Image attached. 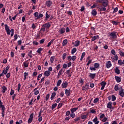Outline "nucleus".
Returning a JSON list of instances; mask_svg holds the SVG:
<instances>
[{"label":"nucleus","mask_w":124,"mask_h":124,"mask_svg":"<svg viewBox=\"0 0 124 124\" xmlns=\"http://www.w3.org/2000/svg\"><path fill=\"white\" fill-rule=\"evenodd\" d=\"M15 93V91L13 89H11V92L10 93V95H13Z\"/></svg>","instance_id":"60"},{"label":"nucleus","mask_w":124,"mask_h":124,"mask_svg":"<svg viewBox=\"0 0 124 124\" xmlns=\"http://www.w3.org/2000/svg\"><path fill=\"white\" fill-rule=\"evenodd\" d=\"M91 62H92V60H89V61H88V62H87V64H86V65L89 66Z\"/></svg>","instance_id":"58"},{"label":"nucleus","mask_w":124,"mask_h":124,"mask_svg":"<svg viewBox=\"0 0 124 124\" xmlns=\"http://www.w3.org/2000/svg\"><path fill=\"white\" fill-rule=\"evenodd\" d=\"M114 57H111V59H112V62H115V61H117L118 60V56L114 55Z\"/></svg>","instance_id":"19"},{"label":"nucleus","mask_w":124,"mask_h":124,"mask_svg":"<svg viewBox=\"0 0 124 124\" xmlns=\"http://www.w3.org/2000/svg\"><path fill=\"white\" fill-rule=\"evenodd\" d=\"M65 31H66V32L67 33L70 32V29H69V27L66 28V29H65Z\"/></svg>","instance_id":"61"},{"label":"nucleus","mask_w":124,"mask_h":124,"mask_svg":"<svg viewBox=\"0 0 124 124\" xmlns=\"http://www.w3.org/2000/svg\"><path fill=\"white\" fill-rule=\"evenodd\" d=\"M117 32L115 31H112V32L109 33V35L111 36V38L115 39L117 37Z\"/></svg>","instance_id":"4"},{"label":"nucleus","mask_w":124,"mask_h":124,"mask_svg":"<svg viewBox=\"0 0 124 124\" xmlns=\"http://www.w3.org/2000/svg\"><path fill=\"white\" fill-rule=\"evenodd\" d=\"M89 89V85L88 83H86L85 85H84V86L82 87V91L87 90Z\"/></svg>","instance_id":"9"},{"label":"nucleus","mask_w":124,"mask_h":124,"mask_svg":"<svg viewBox=\"0 0 124 124\" xmlns=\"http://www.w3.org/2000/svg\"><path fill=\"white\" fill-rule=\"evenodd\" d=\"M85 5H86V7H87V8H89V7H90V3H89V2H88V1H87L86 2H85Z\"/></svg>","instance_id":"54"},{"label":"nucleus","mask_w":124,"mask_h":124,"mask_svg":"<svg viewBox=\"0 0 124 124\" xmlns=\"http://www.w3.org/2000/svg\"><path fill=\"white\" fill-rule=\"evenodd\" d=\"M63 73H64V71H63V68H62L60 70L59 73H58V77H57V78H59V77L61 76Z\"/></svg>","instance_id":"31"},{"label":"nucleus","mask_w":124,"mask_h":124,"mask_svg":"<svg viewBox=\"0 0 124 124\" xmlns=\"http://www.w3.org/2000/svg\"><path fill=\"white\" fill-rule=\"evenodd\" d=\"M68 43V40L67 39H65L63 40V42L62 43V45L63 46H65Z\"/></svg>","instance_id":"30"},{"label":"nucleus","mask_w":124,"mask_h":124,"mask_svg":"<svg viewBox=\"0 0 124 124\" xmlns=\"http://www.w3.org/2000/svg\"><path fill=\"white\" fill-rule=\"evenodd\" d=\"M62 106H63V103H59V104H58V107H57V108L59 109L61 108V107H62Z\"/></svg>","instance_id":"57"},{"label":"nucleus","mask_w":124,"mask_h":124,"mask_svg":"<svg viewBox=\"0 0 124 124\" xmlns=\"http://www.w3.org/2000/svg\"><path fill=\"white\" fill-rule=\"evenodd\" d=\"M111 54L113 55L114 56H117V55H116V52H115V50H114V49L111 50Z\"/></svg>","instance_id":"39"},{"label":"nucleus","mask_w":124,"mask_h":124,"mask_svg":"<svg viewBox=\"0 0 124 124\" xmlns=\"http://www.w3.org/2000/svg\"><path fill=\"white\" fill-rule=\"evenodd\" d=\"M43 50V48L40 47L38 49V50H37V53L39 54H41V51Z\"/></svg>","instance_id":"46"},{"label":"nucleus","mask_w":124,"mask_h":124,"mask_svg":"<svg viewBox=\"0 0 124 124\" xmlns=\"http://www.w3.org/2000/svg\"><path fill=\"white\" fill-rule=\"evenodd\" d=\"M85 55H86V53H85V52H83L82 53V55H81V58L80 59V61H82L83 60V58H84Z\"/></svg>","instance_id":"38"},{"label":"nucleus","mask_w":124,"mask_h":124,"mask_svg":"<svg viewBox=\"0 0 124 124\" xmlns=\"http://www.w3.org/2000/svg\"><path fill=\"white\" fill-rule=\"evenodd\" d=\"M98 101H99V98H96L94 99V100L93 101V103L96 104L97 103Z\"/></svg>","instance_id":"40"},{"label":"nucleus","mask_w":124,"mask_h":124,"mask_svg":"<svg viewBox=\"0 0 124 124\" xmlns=\"http://www.w3.org/2000/svg\"><path fill=\"white\" fill-rule=\"evenodd\" d=\"M76 51H77V49L76 47H74L73 49H72V50H71V54L73 55L74 54Z\"/></svg>","instance_id":"26"},{"label":"nucleus","mask_w":124,"mask_h":124,"mask_svg":"<svg viewBox=\"0 0 124 124\" xmlns=\"http://www.w3.org/2000/svg\"><path fill=\"white\" fill-rule=\"evenodd\" d=\"M5 30L6 31V32H7V35H11V37H13V36H14V29H12L10 30L8 25H5Z\"/></svg>","instance_id":"2"},{"label":"nucleus","mask_w":124,"mask_h":124,"mask_svg":"<svg viewBox=\"0 0 124 124\" xmlns=\"http://www.w3.org/2000/svg\"><path fill=\"white\" fill-rule=\"evenodd\" d=\"M78 107L77 108H72L70 109V110L71 111V113H74L75 112H76V111H77V110H78Z\"/></svg>","instance_id":"20"},{"label":"nucleus","mask_w":124,"mask_h":124,"mask_svg":"<svg viewBox=\"0 0 124 124\" xmlns=\"http://www.w3.org/2000/svg\"><path fill=\"white\" fill-rule=\"evenodd\" d=\"M62 83V79H59L58 80V81L57 82V87L60 86Z\"/></svg>","instance_id":"29"},{"label":"nucleus","mask_w":124,"mask_h":124,"mask_svg":"<svg viewBox=\"0 0 124 124\" xmlns=\"http://www.w3.org/2000/svg\"><path fill=\"white\" fill-rule=\"evenodd\" d=\"M101 86H105L106 85V82L104 81H102L101 83Z\"/></svg>","instance_id":"64"},{"label":"nucleus","mask_w":124,"mask_h":124,"mask_svg":"<svg viewBox=\"0 0 124 124\" xmlns=\"http://www.w3.org/2000/svg\"><path fill=\"white\" fill-rule=\"evenodd\" d=\"M44 80H45V78H41V80L39 81V84H41L44 82Z\"/></svg>","instance_id":"53"},{"label":"nucleus","mask_w":124,"mask_h":124,"mask_svg":"<svg viewBox=\"0 0 124 124\" xmlns=\"http://www.w3.org/2000/svg\"><path fill=\"white\" fill-rule=\"evenodd\" d=\"M61 86L62 87V88H67V87H68V82H67V81L63 82L62 84H61Z\"/></svg>","instance_id":"13"},{"label":"nucleus","mask_w":124,"mask_h":124,"mask_svg":"<svg viewBox=\"0 0 124 124\" xmlns=\"http://www.w3.org/2000/svg\"><path fill=\"white\" fill-rule=\"evenodd\" d=\"M28 76V73H24V80H26L27 77Z\"/></svg>","instance_id":"43"},{"label":"nucleus","mask_w":124,"mask_h":124,"mask_svg":"<svg viewBox=\"0 0 124 124\" xmlns=\"http://www.w3.org/2000/svg\"><path fill=\"white\" fill-rule=\"evenodd\" d=\"M99 66H100V65H99V63H94V67H90V69L91 71H96V69H99Z\"/></svg>","instance_id":"3"},{"label":"nucleus","mask_w":124,"mask_h":124,"mask_svg":"<svg viewBox=\"0 0 124 124\" xmlns=\"http://www.w3.org/2000/svg\"><path fill=\"white\" fill-rule=\"evenodd\" d=\"M119 55H120V57H124V52L120 50V51H119Z\"/></svg>","instance_id":"47"},{"label":"nucleus","mask_w":124,"mask_h":124,"mask_svg":"<svg viewBox=\"0 0 124 124\" xmlns=\"http://www.w3.org/2000/svg\"><path fill=\"white\" fill-rule=\"evenodd\" d=\"M100 117H99V118H100V120H102V119H103L104 118H106V117H105V115L104 114L100 113Z\"/></svg>","instance_id":"42"},{"label":"nucleus","mask_w":124,"mask_h":124,"mask_svg":"<svg viewBox=\"0 0 124 124\" xmlns=\"http://www.w3.org/2000/svg\"><path fill=\"white\" fill-rule=\"evenodd\" d=\"M110 96L111 97V101L114 102L116 100V97L114 95H111Z\"/></svg>","instance_id":"28"},{"label":"nucleus","mask_w":124,"mask_h":124,"mask_svg":"<svg viewBox=\"0 0 124 124\" xmlns=\"http://www.w3.org/2000/svg\"><path fill=\"white\" fill-rule=\"evenodd\" d=\"M96 7H97V5L96 4H93V5H92V6H91L90 9H93L96 8Z\"/></svg>","instance_id":"55"},{"label":"nucleus","mask_w":124,"mask_h":124,"mask_svg":"<svg viewBox=\"0 0 124 124\" xmlns=\"http://www.w3.org/2000/svg\"><path fill=\"white\" fill-rule=\"evenodd\" d=\"M108 1V0H96V3Z\"/></svg>","instance_id":"45"},{"label":"nucleus","mask_w":124,"mask_h":124,"mask_svg":"<svg viewBox=\"0 0 124 124\" xmlns=\"http://www.w3.org/2000/svg\"><path fill=\"white\" fill-rule=\"evenodd\" d=\"M34 117V113H31V115H30V118L28 120V124H30L33 121V118Z\"/></svg>","instance_id":"5"},{"label":"nucleus","mask_w":124,"mask_h":124,"mask_svg":"<svg viewBox=\"0 0 124 124\" xmlns=\"http://www.w3.org/2000/svg\"><path fill=\"white\" fill-rule=\"evenodd\" d=\"M104 6H103V5H99V6H98V9H99V10H100V11H106V8L104 7Z\"/></svg>","instance_id":"12"},{"label":"nucleus","mask_w":124,"mask_h":124,"mask_svg":"<svg viewBox=\"0 0 124 124\" xmlns=\"http://www.w3.org/2000/svg\"><path fill=\"white\" fill-rule=\"evenodd\" d=\"M67 59H68V61H75L76 60V56H73L72 57L69 56L68 57H67Z\"/></svg>","instance_id":"6"},{"label":"nucleus","mask_w":124,"mask_h":124,"mask_svg":"<svg viewBox=\"0 0 124 124\" xmlns=\"http://www.w3.org/2000/svg\"><path fill=\"white\" fill-rule=\"evenodd\" d=\"M93 123H94L95 124H99V121H98V118H97V117H95L94 119H93Z\"/></svg>","instance_id":"24"},{"label":"nucleus","mask_w":124,"mask_h":124,"mask_svg":"<svg viewBox=\"0 0 124 124\" xmlns=\"http://www.w3.org/2000/svg\"><path fill=\"white\" fill-rule=\"evenodd\" d=\"M118 11V8L115 7V8H114V10L113 11V13H117Z\"/></svg>","instance_id":"63"},{"label":"nucleus","mask_w":124,"mask_h":124,"mask_svg":"<svg viewBox=\"0 0 124 124\" xmlns=\"http://www.w3.org/2000/svg\"><path fill=\"white\" fill-rule=\"evenodd\" d=\"M80 121V117H77L76 118H75V119H74V122H78Z\"/></svg>","instance_id":"62"},{"label":"nucleus","mask_w":124,"mask_h":124,"mask_svg":"<svg viewBox=\"0 0 124 124\" xmlns=\"http://www.w3.org/2000/svg\"><path fill=\"white\" fill-rule=\"evenodd\" d=\"M48 12H46V19H48L49 18H50V15L48 14Z\"/></svg>","instance_id":"56"},{"label":"nucleus","mask_w":124,"mask_h":124,"mask_svg":"<svg viewBox=\"0 0 124 124\" xmlns=\"http://www.w3.org/2000/svg\"><path fill=\"white\" fill-rule=\"evenodd\" d=\"M43 16H44V15L42 14H40L39 15V16H35V17H36V18L35 19V20H38L40 18H42Z\"/></svg>","instance_id":"27"},{"label":"nucleus","mask_w":124,"mask_h":124,"mask_svg":"<svg viewBox=\"0 0 124 124\" xmlns=\"http://www.w3.org/2000/svg\"><path fill=\"white\" fill-rule=\"evenodd\" d=\"M115 73L117 75H119L120 74V70L118 69V67H115Z\"/></svg>","instance_id":"34"},{"label":"nucleus","mask_w":124,"mask_h":124,"mask_svg":"<svg viewBox=\"0 0 124 124\" xmlns=\"http://www.w3.org/2000/svg\"><path fill=\"white\" fill-rule=\"evenodd\" d=\"M84 113H86V112H84L81 114V119L82 120H86V119H87V117H88V113L86 114H84Z\"/></svg>","instance_id":"8"},{"label":"nucleus","mask_w":124,"mask_h":124,"mask_svg":"<svg viewBox=\"0 0 124 124\" xmlns=\"http://www.w3.org/2000/svg\"><path fill=\"white\" fill-rule=\"evenodd\" d=\"M96 76L95 73H90L89 74V78H91V79H93L95 78Z\"/></svg>","instance_id":"21"},{"label":"nucleus","mask_w":124,"mask_h":124,"mask_svg":"<svg viewBox=\"0 0 124 124\" xmlns=\"http://www.w3.org/2000/svg\"><path fill=\"white\" fill-rule=\"evenodd\" d=\"M114 78L115 79V80H116L117 83H120L121 82V78L118 76H115Z\"/></svg>","instance_id":"18"},{"label":"nucleus","mask_w":124,"mask_h":124,"mask_svg":"<svg viewBox=\"0 0 124 124\" xmlns=\"http://www.w3.org/2000/svg\"><path fill=\"white\" fill-rule=\"evenodd\" d=\"M118 65L120 66H122V65H124V63L122 62V60H118Z\"/></svg>","instance_id":"35"},{"label":"nucleus","mask_w":124,"mask_h":124,"mask_svg":"<svg viewBox=\"0 0 124 124\" xmlns=\"http://www.w3.org/2000/svg\"><path fill=\"white\" fill-rule=\"evenodd\" d=\"M70 89H69V90H67V89L65 90V94H66V95H67V96H70Z\"/></svg>","instance_id":"25"},{"label":"nucleus","mask_w":124,"mask_h":124,"mask_svg":"<svg viewBox=\"0 0 124 124\" xmlns=\"http://www.w3.org/2000/svg\"><path fill=\"white\" fill-rule=\"evenodd\" d=\"M50 27H51V24L50 23V22H47L42 25V28H41L40 31L43 32H45V31L48 32Z\"/></svg>","instance_id":"1"},{"label":"nucleus","mask_w":124,"mask_h":124,"mask_svg":"<svg viewBox=\"0 0 124 124\" xmlns=\"http://www.w3.org/2000/svg\"><path fill=\"white\" fill-rule=\"evenodd\" d=\"M51 5H52V1L50 0L46 1V5H47V7H51Z\"/></svg>","instance_id":"22"},{"label":"nucleus","mask_w":124,"mask_h":124,"mask_svg":"<svg viewBox=\"0 0 124 124\" xmlns=\"http://www.w3.org/2000/svg\"><path fill=\"white\" fill-rule=\"evenodd\" d=\"M111 23H112V24H113V25H115V26H117V25H118V24H119V22H116V21H113L111 22Z\"/></svg>","instance_id":"41"},{"label":"nucleus","mask_w":124,"mask_h":124,"mask_svg":"<svg viewBox=\"0 0 124 124\" xmlns=\"http://www.w3.org/2000/svg\"><path fill=\"white\" fill-rule=\"evenodd\" d=\"M67 56V54L66 53H63V55L62 56V58L64 60L66 59V57Z\"/></svg>","instance_id":"49"},{"label":"nucleus","mask_w":124,"mask_h":124,"mask_svg":"<svg viewBox=\"0 0 124 124\" xmlns=\"http://www.w3.org/2000/svg\"><path fill=\"white\" fill-rule=\"evenodd\" d=\"M96 3L99 4H102V5L101 6H103V7H107V6L108 5V1H102V2H98Z\"/></svg>","instance_id":"7"},{"label":"nucleus","mask_w":124,"mask_h":124,"mask_svg":"<svg viewBox=\"0 0 124 124\" xmlns=\"http://www.w3.org/2000/svg\"><path fill=\"white\" fill-rule=\"evenodd\" d=\"M56 107H57L56 103H55V104L52 105V107H51L52 110H54V109H55V108H56Z\"/></svg>","instance_id":"44"},{"label":"nucleus","mask_w":124,"mask_h":124,"mask_svg":"<svg viewBox=\"0 0 124 124\" xmlns=\"http://www.w3.org/2000/svg\"><path fill=\"white\" fill-rule=\"evenodd\" d=\"M54 60H55V56H52L51 57V58H50V62H51V63H53Z\"/></svg>","instance_id":"37"},{"label":"nucleus","mask_w":124,"mask_h":124,"mask_svg":"<svg viewBox=\"0 0 124 124\" xmlns=\"http://www.w3.org/2000/svg\"><path fill=\"white\" fill-rule=\"evenodd\" d=\"M111 66H112V64H111L110 61H108L107 62H106V67L107 69L110 68V67H111Z\"/></svg>","instance_id":"16"},{"label":"nucleus","mask_w":124,"mask_h":124,"mask_svg":"<svg viewBox=\"0 0 124 124\" xmlns=\"http://www.w3.org/2000/svg\"><path fill=\"white\" fill-rule=\"evenodd\" d=\"M28 56H29L31 58V57H32V56H31V50L29 51L28 54Z\"/></svg>","instance_id":"51"},{"label":"nucleus","mask_w":124,"mask_h":124,"mask_svg":"<svg viewBox=\"0 0 124 124\" xmlns=\"http://www.w3.org/2000/svg\"><path fill=\"white\" fill-rule=\"evenodd\" d=\"M91 15H92L93 16H96V15H97V11H96V10H92V11L91 12Z\"/></svg>","instance_id":"23"},{"label":"nucleus","mask_w":124,"mask_h":124,"mask_svg":"<svg viewBox=\"0 0 124 124\" xmlns=\"http://www.w3.org/2000/svg\"><path fill=\"white\" fill-rule=\"evenodd\" d=\"M27 62H28V61H27L26 62H23V65L24 66V67H25V68H27L28 67L29 63H27Z\"/></svg>","instance_id":"32"},{"label":"nucleus","mask_w":124,"mask_h":124,"mask_svg":"<svg viewBox=\"0 0 124 124\" xmlns=\"http://www.w3.org/2000/svg\"><path fill=\"white\" fill-rule=\"evenodd\" d=\"M56 96V93H52V95H51V100H53L54 99V98H55V96Z\"/></svg>","instance_id":"36"},{"label":"nucleus","mask_w":124,"mask_h":124,"mask_svg":"<svg viewBox=\"0 0 124 124\" xmlns=\"http://www.w3.org/2000/svg\"><path fill=\"white\" fill-rule=\"evenodd\" d=\"M107 108L112 109H114V108L112 107V102H109L108 104H107Z\"/></svg>","instance_id":"15"},{"label":"nucleus","mask_w":124,"mask_h":124,"mask_svg":"<svg viewBox=\"0 0 124 124\" xmlns=\"http://www.w3.org/2000/svg\"><path fill=\"white\" fill-rule=\"evenodd\" d=\"M79 45H80V41L78 40L75 41V45H74V46L75 47H78V46H79Z\"/></svg>","instance_id":"33"},{"label":"nucleus","mask_w":124,"mask_h":124,"mask_svg":"<svg viewBox=\"0 0 124 124\" xmlns=\"http://www.w3.org/2000/svg\"><path fill=\"white\" fill-rule=\"evenodd\" d=\"M1 74L6 75V74H8V71L7 70H5V69H4V70H2V72Z\"/></svg>","instance_id":"52"},{"label":"nucleus","mask_w":124,"mask_h":124,"mask_svg":"<svg viewBox=\"0 0 124 124\" xmlns=\"http://www.w3.org/2000/svg\"><path fill=\"white\" fill-rule=\"evenodd\" d=\"M50 75H51V73L48 71H46L45 72H44V76H45L46 77H48Z\"/></svg>","instance_id":"17"},{"label":"nucleus","mask_w":124,"mask_h":124,"mask_svg":"<svg viewBox=\"0 0 124 124\" xmlns=\"http://www.w3.org/2000/svg\"><path fill=\"white\" fill-rule=\"evenodd\" d=\"M99 39V35H95L93 37H91V42H93L96 40Z\"/></svg>","instance_id":"10"},{"label":"nucleus","mask_w":124,"mask_h":124,"mask_svg":"<svg viewBox=\"0 0 124 124\" xmlns=\"http://www.w3.org/2000/svg\"><path fill=\"white\" fill-rule=\"evenodd\" d=\"M114 90L115 91H118L119 90V87H118V85H115V86L114 87Z\"/></svg>","instance_id":"48"},{"label":"nucleus","mask_w":124,"mask_h":124,"mask_svg":"<svg viewBox=\"0 0 124 124\" xmlns=\"http://www.w3.org/2000/svg\"><path fill=\"white\" fill-rule=\"evenodd\" d=\"M66 31H65V28H61L60 30H59V31H58V33H60V34H63L65 33Z\"/></svg>","instance_id":"14"},{"label":"nucleus","mask_w":124,"mask_h":124,"mask_svg":"<svg viewBox=\"0 0 124 124\" xmlns=\"http://www.w3.org/2000/svg\"><path fill=\"white\" fill-rule=\"evenodd\" d=\"M6 75V77L7 78V79H9V78H10V77L11 76V74H10V73H8V74Z\"/></svg>","instance_id":"59"},{"label":"nucleus","mask_w":124,"mask_h":124,"mask_svg":"<svg viewBox=\"0 0 124 124\" xmlns=\"http://www.w3.org/2000/svg\"><path fill=\"white\" fill-rule=\"evenodd\" d=\"M120 90H121L119 91V95L123 97V96H124V90L122 88V87L120 88Z\"/></svg>","instance_id":"11"},{"label":"nucleus","mask_w":124,"mask_h":124,"mask_svg":"<svg viewBox=\"0 0 124 124\" xmlns=\"http://www.w3.org/2000/svg\"><path fill=\"white\" fill-rule=\"evenodd\" d=\"M61 64H60L57 65V66L56 67V69H57V70H60V68H61Z\"/></svg>","instance_id":"50"}]
</instances>
